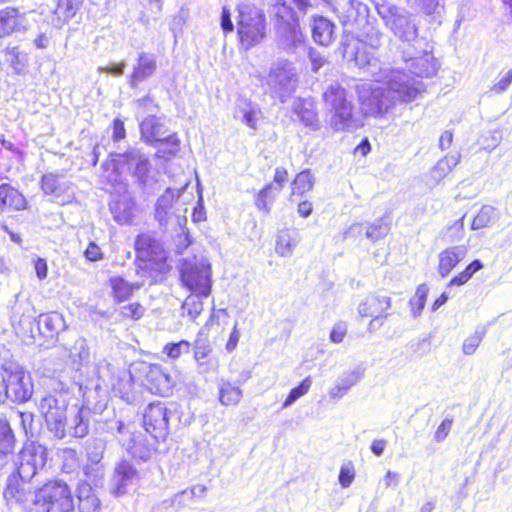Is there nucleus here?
I'll list each match as a JSON object with an SVG mask.
<instances>
[{"mask_svg": "<svg viewBox=\"0 0 512 512\" xmlns=\"http://www.w3.org/2000/svg\"><path fill=\"white\" fill-rule=\"evenodd\" d=\"M343 57L364 69L375 82L385 81L386 85L370 86L368 96L361 95L362 104L366 113L380 116L393 107L397 101L411 102L424 90L420 80L409 76L403 70L382 68L375 49L380 46V37H376L370 44L355 37H346L342 43Z\"/></svg>", "mask_w": 512, "mask_h": 512, "instance_id": "1", "label": "nucleus"}, {"mask_svg": "<svg viewBox=\"0 0 512 512\" xmlns=\"http://www.w3.org/2000/svg\"><path fill=\"white\" fill-rule=\"evenodd\" d=\"M47 461V449L43 445L30 442L23 446L14 462L15 469L7 477L3 491L7 505L23 506L34 502L36 486L34 478L45 467Z\"/></svg>", "mask_w": 512, "mask_h": 512, "instance_id": "2", "label": "nucleus"}, {"mask_svg": "<svg viewBox=\"0 0 512 512\" xmlns=\"http://www.w3.org/2000/svg\"><path fill=\"white\" fill-rule=\"evenodd\" d=\"M67 408V397L60 392L46 394L39 402V410L46 426L56 439H63L67 433L77 438L85 437L89 433L90 409L80 407L67 429Z\"/></svg>", "mask_w": 512, "mask_h": 512, "instance_id": "3", "label": "nucleus"}, {"mask_svg": "<svg viewBox=\"0 0 512 512\" xmlns=\"http://www.w3.org/2000/svg\"><path fill=\"white\" fill-rule=\"evenodd\" d=\"M111 164L116 172H127L143 192L154 193L157 179L151 174L152 164L147 154L136 147H129L123 153H111Z\"/></svg>", "mask_w": 512, "mask_h": 512, "instance_id": "4", "label": "nucleus"}, {"mask_svg": "<svg viewBox=\"0 0 512 512\" xmlns=\"http://www.w3.org/2000/svg\"><path fill=\"white\" fill-rule=\"evenodd\" d=\"M237 33L241 45L248 50L266 37V17L264 12L253 4L238 5Z\"/></svg>", "mask_w": 512, "mask_h": 512, "instance_id": "5", "label": "nucleus"}, {"mask_svg": "<svg viewBox=\"0 0 512 512\" xmlns=\"http://www.w3.org/2000/svg\"><path fill=\"white\" fill-rule=\"evenodd\" d=\"M298 83V74L292 62L277 60L272 63L267 76V85L273 97L278 98L282 103L286 102L295 93Z\"/></svg>", "mask_w": 512, "mask_h": 512, "instance_id": "6", "label": "nucleus"}, {"mask_svg": "<svg viewBox=\"0 0 512 512\" xmlns=\"http://www.w3.org/2000/svg\"><path fill=\"white\" fill-rule=\"evenodd\" d=\"M180 421L175 404L167 407L162 402L150 403L143 414V424L155 440L165 441L169 434L171 424H178Z\"/></svg>", "mask_w": 512, "mask_h": 512, "instance_id": "7", "label": "nucleus"}, {"mask_svg": "<svg viewBox=\"0 0 512 512\" xmlns=\"http://www.w3.org/2000/svg\"><path fill=\"white\" fill-rule=\"evenodd\" d=\"M34 503L44 512H70L74 500L69 486L63 481H49L37 489Z\"/></svg>", "mask_w": 512, "mask_h": 512, "instance_id": "8", "label": "nucleus"}, {"mask_svg": "<svg viewBox=\"0 0 512 512\" xmlns=\"http://www.w3.org/2000/svg\"><path fill=\"white\" fill-rule=\"evenodd\" d=\"M378 14L396 37L402 41H413L418 35L414 17L403 8L382 4L377 7Z\"/></svg>", "mask_w": 512, "mask_h": 512, "instance_id": "9", "label": "nucleus"}, {"mask_svg": "<svg viewBox=\"0 0 512 512\" xmlns=\"http://www.w3.org/2000/svg\"><path fill=\"white\" fill-rule=\"evenodd\" d=\"M135 250L137 260L144 263V269L156 270L166 274L170 270L167 264V252L162 243L150 234L142 233L136 237Z\"/></svg>", "mask_w": 512, "mask_h": 512, "instance_id": "10", "label": "nucleus"}, {"mask_svg": "<svg viewBox=\"0 0 512 512\" xmlns=\"http://www.w3.org/2000/svg\"><path fill=\"white\" fill-rule=\"evenodd\" d=\"M180 278L192 293L205 297L211 293V266L204 260H184L180 268Z\"/></svg>", "mask_w": 512, "mask_h": 512, "instance_id": "11", "label": "nucleus"}, {"mask_svg": "<svg viewBox=\"0 0 512 512\" xmlns=\"http://www.w3.org/2000/svg\"><path fill=\"white\" fill-rule=\"evenodd\" d=\"M5 372L7 399L13 403H25L33 394L30 375L17 363L7 362L2 366Z\"/></svg>", "mask_w": 512, "mask_h": 512, "instance_id": "12", "label": "nucleus"}, {"mask_svg": "<svg viewBox=\"0 0 512 512\" xmlns=\"http://www.w3.org/2000/svg\"><path fill=\"white\" fill-rule=\"evenodd\" d=\"M141 137L153 147L158 143H170L171 148L164 150L165 154L175 155L180 148V140L176 133L168 134L165 125L155 115H148L140 123Z\"/></svg>", "mask_w": 512, "mask_h": 512, "instance_id": "13", "label": "nucleus"}, {"mask_svg": "<svg viewBox=\"0 0 512 512\" xmlns=\"http://www.w3.org/2000/svg\"><path fill=\"white\" fill-rule=\"evenodd\" d=\"M41 188L46 195L59 205H66L74 200L75 192L72 182L60 173H46L41 178Z\"/></svg>", "mask_w": 512, "mask_h": 512, "instance_id": "14", "label": "nucleus"}, {"mask_svg": "<svg viewBox=\"0 0 512 512\" xmlns=\"http://www.w3.org/2000/svg\"><path fill=\"white\" fill-rule=\"evenodd\" d=\"M139 480L140 474L136 467L129 461L122 460L114 468L109 483L110 493L117 497L125 495Z\"/></svg>", "mask_w": 512, "mask_h": 512, "instance_id": "15", "label": "nucleus"}, {"mask_svg": "<svg viewBox=\"0 0 512 512\" xmlns=\"http://www.w3.org/2000/svg\"><path fill=\"white\" fill-rule=\"evenodd\" d=\"M32 12H21L19 8L8 6L0 10V39L14 33H26L31 24L29 15Z\"/></svg>", "mask_w": 512, "mask_h": 512, "instance_id": "16", "label": "nucleus"}, {"mask_svg": "<svg viewBox=\"0 0 512 512\" xmlns=\"http://www.w3.org/2000/svg\"><path fill=\"white\" fill-rule=\"evenodd\" d=\"M158 69L157 55L147 51L137 54L131 74L128 76L130 88L135 89L139 84L153 77Z\"/></svg>", "mask_w": 512, "mask_h": 512, "instance_id": "17", "label": "nucleus"}, {"mask_svg": "<svg viewBox=\"0 0 512 512\" xmlns=\"http://www.w3.org/2000/svg\"><path fill=\"white\" fill-rule=\"evenodd\" d=\"M328 124L334 131H353L362 126V120L350 102L330 110Z\"/></svg>", "mask_w": 512, "mask_h": 512, "instance_id": "18", "label": "nucleus"}, {"mask_svg": "<svg viewBox=\"0 0 512 512\" xmlns=\"http://www.w3.org/2000/svg\"><path fill=\"white\" fill-rule=\"evenodd\" d=\"M391 307V298L381 292L368 295L359 305L358 313L361 317L385 316Z\"/></svg>", "mask_w": 512, "mask_h": 512, "instance_id": "19", "label": "nucleus"}, {"mask_svg": "<svg viewBox=\"0 0 512 512\" xmlns=\"http://www.w3.org/2000/svg\"><path fill=\"white\" fill-rule=\"evenodd\" d=\"M279 46L287 51L294 52L304 43L305 37L300 30L299 22L275 27Z\"/></svg>", "mask_w": 512, "mask_h": 512, "instance_id": "20", "label": "nucleus"}, {"mask_svg": "<svg viewBox=\"0 0 512 512\" xmlns=\"http://www.w3.org/2000/svg\"><path fill=\"white\" fill-rule=\"evenodd\" d=\"M314 42L322 46H329L335 40V24L328 18L314 15L310 22Z\"/></svg>", "mask_w": 512, "mask_h": 512, "instance_id": "21", "label": "nucleus"}, {"mask_svg": "<svg viewBox=\"0 0 512 512\" xmlns=\"http://www.w3.org/2000/svg\"><path fill=\"white\" fill-rule=\"evenodd\" d=\"M405 64L410 73L419 78L432 77L438 69L436 59L429 53L406 59Z\"/></svg>", "mask_w": 512, "mask_h": 512, "instance_id": "22", "label": "nucleus"}, {"mask_svg": "<svg viewBox=\"0 0 512 512\" xmlns=\"http://www.w3.org/2000/svg\"><path fill=\"white\" fill-rule=\"evenodd\" d=\"M122 447L135 459L147 461L153 453L152 446L148 443L145 435L137 432L134 436L123 438Z\"/></svg>", "mask_w": 512, "mask_h": 512, "instance_id": "23", "label": "nucleus"}, {"mask_svg": "<svg viewBox=\"0 0 512 512\" xmlns=\"http://www.w3.org/2000/svg\"><path fill=\"white\" fill-rule=\"evenodd\" d=\"M147 382L150 390L159 394H166L171 391L173 381L171 376L165 372L161 365H150L146 372Z\"/></svg>", "mask_w": 512, "mask_h": 512, "instance_id": "24", "label": "nucleus"}, {"mask_svg": "<svg viewBox=\"0 0 512 512\" xmlns=\"http://www.w3.org/2000/svg\"><path fill=\"white\" fill-rule=\"evenodd\" d=\"M27 201L25 197L9 184L0 185V212L6 209L19 211L26 208Z\"/></svg>", "mask_w": 512, "mask_h": 512, "instance_id": "25", "label": "nucleus"}, {"mask_svg": "<svg viewBox=\"0 0 512 512\" xmlns=\"http://www.w3.org/2000/svg\"><path fill=\"white\" fill-rule=\"evenodd\" d=\"M78 510L79 512H100L101 502L95 494L91 485L87 482L78 484L77 490Z\"/></svg>", "mask_w": 512, "mask_h": 512, "instance_id": "26", "label": "nucleus"}, {"mask_svg": "<svg viewBox=\"0 0 512 512\" xmlns=\"http://www.w3.org/2000/svg\"><path fill=\"white\" fill-rule=\"evenodd\" d=\"M466 253L465 246H454L441 252L438 266L441 277L448 276L452 269L465 257Z\"/></svg>", "mask_w": 512, "mask_h": 512, "instance_id": "27", "label": "nucleus"}, {"mask_svg": "<svg viewBox=\"0 0 512 512\" xmlns=\"http://www.w3.org/2000/svg\"><path fill=\"white\" fill-rule=\"evenodd\" d=\"M274 27L299 22L296 11L285 1L275 0L270 7Z\"/></svg>", "mask_w": 512, "mask_h": 512, "instance_id": "28", "label": "nucleus"}, {"mask_svg": "<svg viewBox=\"0 0 512 512\" xmlns=\"http://www.w3.org/2000/svg\"><path fill=\"white\" fill-rule=\"evenodd\" d=\"M37 327L43 336L53 337L65 328V321L58 312L44 313L39 315Z\"/></svg>", "mask_w": 512, "mask_h": 512, "instance_id": "29", "label": "nucleus"}, {"mask_svg": "<svg viewBox=\"0 0 512 512\" xmlns=\"http://www.w3.org/2000/svg\"><path fill=\"white\" fill-rule=\"evenodd\" d=\"M293 111L305 126L310 127L312 130L320 128L316 108L311 100L298 99L293 104Z\"/></svg>", "mask_w": 512, "mask_h": 512, "instance_id": "30", "label": "nucleus"}, {"mask_svg": "<svg viewBox=\"0 0 512 512\" xmlns=\"http://www.w3.org/2000/svg\"><path fill=\"white\" fill-rule=\"evenodd\" d=\"M260 110L257 104L247 98H238L234 117L241 120L248 127L255 129Z\"/></svg>", "mask_w": 512, "mask_h": 512, "instance_id": "31", "label": "nucleus"}, {"mask_svg": "<svg viewBox=\"0 0 512 512\" xmlns=\"http://www.w3.org/2000/svg\"><path fill=\"white\" fill-rule=\"evenodd\" d=\"M115 302L122 303L131 298L135 290L140 289L137 283H130L121 276H112L108 280Z\"/></svg>", "mask_w": 512, "mask_h": 512, "instance_id": "32", "label": "nucleus"}, {"mask_svg": "<svg viewBox=\"0 0 512 512\" xmlns=\"http://www.w3.org/2000/svg\"><path fill=\"white\" fill-rule=\"evenodd\" d=\"M460 154L447 155L441 158L429 172L430 181L433 185L438 184L446 177L459 163Z\"/></svg>", "mask_w": 512, "mask_h": 512, "instance_id": "33", "label": "nucleus"}, {"mask_svg": "<svg viewBox=\"0 0 512 512\" xmlns=\"http://www.w3.org/2000/svg\"><path fill=\"white\" fill-rule=\"evenodd\" d=\"M218 389L219 401L224 406H235L241 401L243 397V392L239 385L224 379L219 381Z\"/></svg>", "mask_w": 512, "mask_h": 512, "instance_id": "34", "label": "nucleus"}, {"mask_svg": "<svg viewBox=\"0 0 512 512\" xmlns=\"http://www.w3.org/2000/svg\"><path fill=\"white\" fill-rule=\"evenodd\" d=\"M335 10L342 23L346 25L357 22L359 15L366 11V6L356 0H344Z\"/></svg>", "mask_w": 512, "mask_h": 512, "instance_id": "35", "label": "nucleus"}, {"mask_svg": "<svg viewBox=\"0 0 512 512\" xmlns=\"http://www.w3.org/2000/svg\"><path fill=\"white\" fill-rule=\"evenodd\" d=\"M323 100L329 111L350 103L346 98L345 89L336 82L329 84L325 88L323 92Z\"/></svg>", "mask_w": 512, "mask_h": 512, "instance_id": "36", "label": "nucleus"}, {"mask_svg": "<svg viewBox=\"0 0 512 512\" xmlns=\"http://www.w3.org/2000/svg\"><path fill=\"white\" fill-rule=\"evenodd\" d=\"M134 202L129 198H122L111 205V212L119 224L130 223L134 216Z\"/></svg>", "mask_w": 512, "mask_h": 512, "instance_id": "37", "label": "nucleus"}, {"mask_svg": "<svg viewBox=\"0 0 512 512\" xmlns=\"http://www.w3.org/2000/svg\"><path fill=\"white\" fill-rule=\"evenodd\" d=\"M15 447V436L9 422L0 418V458L12 455Z\"/></svg>", "mask_w": 512, "mask_h": 512, "instance_id": "38", "label": "nucleus"}, {"mask_svg": "<svg viewBox=\"0 0 512 512\" xmlns=\"http://www.w3.org/2000/svg\"><path fill=\"white\" fill-rule=\"evenodd\" d=\"M68 351L70 359L78 367L89 362L90 352L84 338L78 337Z\"/></svg>", "mask_w": 512, "mask_h": 512, "instance_id": "39", "label": "nucleus"}, {"mask_svg": "<svg viewBox=\"0 0 512 512\" xmlns=\"http://www.w3.org/2000/svg\"><path fill=\"white\" fill-rule=\"evenodd\" d=\"M3 53L6 62L11 66L14 73H22L24 68L26 67L27 59L26 55L20 52L19 47L8 45L4 49Z\"/></svg>", "mask_w": 512, "mask_h": 512, "instance_id": "40", "label": "nucleus"}, {"mask_svg": "<svg viewBox=\"0 0 512 512\" xmlns=\"http://www.w3.org/2000/svg\"><path fill=\"white\" fill-rule=\"evenodd\" d=\"M315 179L310 170H304L297 174L292 183L291 197L294 195H303L313 189Z\"/></svg>", "mask_w": 512, "mask_h": 512, "instance_id": "41", "label": "nucleus"}, {"mask_svg": "<svg viewBox=\"0 0 512 512\" xmlns=\"http://www.w3.org/2000/svg\"><path fill=\"white\" fill-rule=\"evenodd\" d=\"M279 192L274 189V184L270 183L261 189L256 197L255 205L265 214L271 210V205L275 201Z\"/></svg>", "mask_w": 512, "mask_h": 512, "instance_id": "42", "label": "nucleus"}, {"mask_svg": "<svg viewBox=\"0 0 512 512\" xmlns=\"http://www.w3.org/2000/svg\"><path fill=\"white\" fill-rule=\"evenodd\" d=\"M496 219V209L493 206L484 205L474 217L471 229L479 230L489 227Z\"/></svg>", "mask_w": 512, "mask_h": 512, "instance_id": "43", "label": "nucleus"}, {"mask_svg": "<svg viewBox=\"0 0 512 512\" xmlns=\"http://www.w3.org/2000/svg\"><path fill=\"white\" fill-rule=\"evenodd\" d=\"M390 231V224L385 217L376 219L373 223L367 225L366 238L372 242H376L385 238Z\"/></svg>", "mask_w": 512, "mask_h": 512, "instance_id": "44", "label": "nucleus"}, {"mask_svg": "<svg viewBox=\"0 0 512 512\" xmlns=\"http://www.w3.org/2000/svg\"><path fill=\"white\" fill-rule=\"evenodd\" d=\"M296 245L297 241L292 237L288 230H282L279 232L275 249L280 256H290Z\"/></svg>", "mask_w": 512, "mask_h": 512, "instance_id": "45", "label": "nucleus"}, {"mask_svg": "<svg viewBox=\"0 0 512 512\" xmlns=\"http://www.w3.org/2000/svg\"><path fill=\"white\" fill-rule=\"evenodd\" d=\"M201 297L203 296L195 293L188 296L181 306L182 314L187 315L191 320H195L203 310Z\"/></svg>", "mask_w": 512, "mask_h": 512, "instance_id": "46", "label": "nucleus"}, {"mask_svg": "<svg viewBox=\"0 0 512 512\" xmlns=\"http://www.w3.org/2000/svg\"><path fill=\"white\" fill-rule=\"evenodd\" d=\"M191 349V343L186 340L179 342H170L163 347V354L170 360H177L183 354H188Z\"/></svg>", "mask_w": 512, "mask_h": 512, "instance_id": "47", "label": "nucleus"}, {"mask_svg": "<svg viewBox=\"0 0 512 512\" xmlns=\"http://www.w3.org/2000/svg\"><path fill=\"white\" fill-rule=\"evenodd\" d=\"M428 290L429 289L425 284L419 285L414 297L410 300L409 303L414 318L418 317L421 314L426 303Z\"/></svg>", "mask_w": 512, "mask_h": 512, "instance_id": "48", "label": "nucleus"}, {"mask_svg": "<svg viewBox=\"0 0 512 512\" xmlns=\"http://www.w3.org/2000/svg\"><path fill=\"white\" fill-rule=\"evenodd\" d=\"M483 268V264L480 260L476 259L472 261L464 271H462L459 275L453 277L448 286L453 285H463L465 284L477 271Z\"/></svg>", "mask_w": 512, "mask_h": 512, "instance_id": "49", "label": "nucleus"}, {"mask_svg": "<svg viewBox=\"0 0 512 512\" xmlns=\"http://www.w3.org/2000/svg\"><path fill=\"white\" fill-rule=\"evenodd\" d=\"M205 492H206L205 486L196 485L191 488L189 493L186 490L182 491L180 493H177L173 496V498L163 501L162 505H164L166 507H168V506L170 507V506H174L175 504H178L179 507H183L184 506V503L182 501L183 497H185L186 495H188L190 498H192L194 496H202L205 494Z\"/></svg>", "mask_w": 512, "mask_h": 512, "instance_id": "50", "label": "nucleus"}, {"mask_svg": "<svg viewBox=\"0 0 512 512\" xmlns=\"http://www.w3.org/2000/svg\"><path fill=\"white\" fill-rule=\"evenodd\" d=\"M312 385V379L310 376L306 377L297 387L293 388L288 394L286 400L283 403V408L290 407L300 397L305 395Z\"/></svg>", "mask_w": 512, "mask_h": 512, "instance_id": "51", "label": "nucleus"}, {"mask_svg": "<svg viewBox=\"0 0 512 512\" xmlns=\"http://www.w3.org/2000/svg\"><path fill=\"white\" fill-rule=\"evenodd\" d=\"M196 362V371L199 375L207 378L210 375L216 374L219 368L218 359L215 357H208L200 359Z\"/></svg>", "mask_w": 512, "mask_h": 512, "instance_id": "52", "label": "nucleus"}, {"mask_svg": "<svg viewBox=\"0 0 512 512\" xmlns=\"http://www.w3.org/2000/svg\"><path fill=\"white\" fill-rule=\"evenodd\" d=\"M106 444L101 439L92 440L86 447L87 457L93 464H98L104 455Z\"/></svg>", "mask_w": 512, "mask_h": 512, "instance_id": "53", "label": "nucleus"}, {"mask_svg": "<svg viewBox=\"0 0 512 512\" xmlns=\"http://www.w3.org/2000/svg\"><path fill=\"white\" fill-rule=\"evenodd\" d=\"M364 376L363 368H356L352 371L344 372L339 378L338 382L349 391L351 387L356 385Z\"/></svg>", "mask_w": 512, "mask_h": 512, "instance_id": "54", "label": "nucleus"}, {"mask_svg": "<svg viewBox=\"0 0 512 512\" xmlns=\"http://www.w3.org/2000/svg\"><path fill=\"white\" fill-rule=\"evenodd\" d=\"M484 335L485 331L476 330L473 335L466 338L462 346L463 353L465 355H472L476 351L477 347L480 345Z\"/></svg>", "mask_w": 512, "mask_h": 512, "instance_id": "55", "label": "nucleus"}, {"mask_svg": "<svg viewBox=\"0 0 512 512\" xmlns=\"http://www.w3.org/2000/svg\"><path fill=\"white\" fill-rule=\"evenodd\" d=\"M212 348L210 344L203 339H198L195 341L193 346V354H194V360L199 361L200 359L212 357Z\"/></svg>", "mask_w": 512, "mask_h": 512, "instance_id": "56", "label": "nucleus"}, {"mask_svg": "<svg viewBox=\"0 0 512 512\" xmlns=\"http://www.w3.org/2000/svg\"><path fill=\"white\" fill-rule=\"evenodd\" d=\"M145 309L139 303H131L121 307V315L124 318H130L134 320L140 319L144 315Z\"/></svg>", "mask_w": 512, "mask_h": 512, "instance_id": "57", "label": "nucleus"}, {"mask_svg": "<svg viewBox=\"0 0 512 512\" xmlns=\"http://www.w3.org/2000/svg\"><path fill=\"white\" fill-rule=\"evenodd\" d=\"M179 196V193H177L176 195L173 189L167 188L165 193L158 198L155 207L158 209L170 210L172 208L174 200Z\"/></svg>", "mask_w": 512, "mask_h": 512, "instance_id": "58", "label": "nucleus"}, {"mask_svg": "<svg viewBox=\"0 0 512 512\" xmlns=\"http://www.w3.org/2000/svg\"><path fill=\"white\" fill-rule=\"evenodd\" d=\"M135 104L137 108L143 109L145 113H149L150 115H154L159 110V106L149 94L137 99Z\"/></svg>", "mask_w": 512, "mask_h": 512, "instance_id": "59", "label": "nucleus"}, {"mask_svg": "<svg viewBox=\"0 0 512 512\" xmlns=\"http://www.w3.org/2000/svg\"><path fill=\"white\" fill-rule=\"evenodd\" d=\"M355 477L354 468L351 463L341 466L339 472V483L343 488L349 487Z\"/></svg>", "mask_w": 512, "mask_h": 512, "instance_id": "60", "label": "nucleus"}, {"mask_svg": "<svg viewBox=\"0 0 512 512\" xmlns=\"http://www.w3.org/2000/svg\"><path fill=\"white\" fill-rule=\"evenodd\" d=\"M85 258L90 262L100 261L104 258L101 248L95 243L90 242L84 251Z\"/></svg>", "mask_w": 512, "mask_h": 512, "instance_id": "61", "label": "nucleus"}, {"mask_svg": "<svg viewBox=\"0 0 512 512\" xmlns=\"http://www.w3.org/2000/svg\"><path fill=\"white\" fill-rule=\"evenodd\" d=\"M512 83V70H509L497 83H495L490 91L494 94L505 92Z\"/></svg>", "mask_w": 512, "mask_h": 512, "instance_id": "62", "label": "nucleus"}, {"mask_svg": "<svg viewBox=\"0 0 512 512\" xmlns=\"http://www.w3.org/2000/svg\"><path fill=\"white\" fill-rule=\"evenodd\" d=\"M192 243L191 237L187 231L182 230L175 239V248L178 254H182Z\"/></svg>", "mask_w": 512, "mask_h": 512, "instance_id": "63", "label": "nucleus"}, {"mask_svg": "<svg viewBox=\"0 0 512 512\" xmlns=\"http://www.w3.org/2000/svg\"><path fill=\"white\" fill-rule=\"evenodd\" d=\"M453 425L452 419H444L442 423L438 426L435 434L434 440L436 442H442L449 434Z\"/></svg>", "mask_w": 512, "mask_h": 512, "instance_id": "64", "label": "nucleus"}]
</instances>
